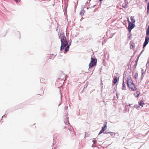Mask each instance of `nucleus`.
<instances>
[{
	"label": "nucleus",
	"instance_id": "1",
	"mask_svg": "<svg viewBox=\"0 0 149 149\" xmlns=\"http://www.w3.org/2000/svg\"><path fill=\"white\" fill-rule=\"evenodd\" d=\"M60 37L61 45L60 47V51L64 49L65 52H67L69 51L70 46L71 45V41L70 40L69 43L66 40L65 36L64 35L61 34L59 37Z\"/></svg>",
	"mask_w": 149,
	"mask_h": 149
},
{
	"label": "nucleus",
	"instance_id": "2",
	"mask_svg": "<svg viewBox=\"0 0 149 149\" xmlns=\"http://www.w3.org/2000/svg\"><path fill=\"white\" fill-rule=\"evenodd\" d=\"M97 60L96 59L91 58V61L89 64L88 66L89 68H91L95 65L96 64Z\"/></svg>",
	"mask_w": 149,
	"mask_h": 149
},
{
	"label": "nucleus",
	"instance_id": "3",
	"mask_svg": "<svg viewBox=\"0 0 149 149\" xmlns=\"http://www.w3.org/2000/svg\"><path fill=\"white\" fill-rule=\"evenodd\" d=\"M130 89H131V90L132 91H134L136 90V88L134 84L133 81L131 82V83L129 84V86H127Z\"/></svg>",
	"mask_w": 149,
	"mask_h": 149
},
{
	"label": "nucleus",
	"instance_id": "4",
	"mask_svg": "<svg viewBox=\"0 0 149 149\" xmlns=\"http://www.w3.org/2000/svg\"><path fill=\"white\" fill-rule=\"evenodd\" d=\"M127 21L128 24V28L133 29L135 26V24L130 22L128 19Z\"/></svg>",
	"mask_w": 149,
	"mask_h": 149
},
{
	"label": "nucleus",
	"instance_id": "5",
	"mask_svg": "<svg viewBox=\"0 0 149 149\" xmlns=\"http://www.w3.org/2000/svg\"><path fill=\"white\" fill-rule=\"evenodd\" d=\"M149 42V37H145L144 42L143 44V48H145L147 45L148 44Z\"/></svg>",
	"mask_w": 149,
	"mask_h": 149
},
{
	"label": "nucleus",
	"instance_id": "6",
	"mask_svg": "<svg viewBox=\"0 0 149 149\" xmlns=\"http://www.w3.org/2000/svg\"><path fill=\"white\" fill-rule=\"evenodd\" d=\"M133 81L131 79V77L129 76L127 77V86H129V84L131 83V82Z\"/></svg>",
	"mask_w": 149,
	"mask_h": 149
},
{
	"label": "nucleus",
	"instance_id": "7",
	"mask_svg": "<svg viewBox=\"0 0 149 149\" xmlns=\"http://www.w3.org/2000/svg\"><path fill=\"white\" fill-rule=\"evenodd\" d=\"M65 120L64 122L66 125H70V123L68 121V118L66 116L64 117Z\"/></svg>",
	"mask_w": 149,
	"mask_h": 149
},
{
	"label": "nucleus",
	"instance_id": "8",
	"mask_svg": "<svg viewBox=\"0 0 149 149\" xmlns=\"http://www.w3.org/2000/svg\"><path fill=\"white\" fill-rule=\"evenodd\" d=\"M122 89L123 90H126L125 85L124 83V77H123V83H122Z\"/></svg>",
	"mask_w": 149,
	"mask_h": 149
},
{
	"label": "nucleus",
	"instance_id": "9",
	"mask_svg": "<svg viewBox=\"0 0 149 149\" xmlns=\"http://www.w3.org/2000/svg\"><path fill=\"white\" fill-rule=\"evenodd\" d=\"M118 81L117 77L116 76H114L113 79V84H115Z\"/></svg>",
	"mask_w": 149,
	"mask_h": 149
},
{
	"label": "nucleus",
	"instance_id": "10",
	"mask_svg": "<svg viewBox=\"0 0 149 149\" xmlns=\"http://www.w3.org/2000/svg\"><path fill=\"white\" fill-rule=\"evenodd\" d=\"M149 24L146 31V36L145 37H149Z\"/></svg>",
	"mask_w": 149,
	"mask_h": 149
},
{
	"label": "nucleus",
	"instance_id": "11",
	"mask_svg": "<svg viewBox=\"0 0 149 149\" xmlns=\"http://www.w3.org/2000/svg\"><path fill=\"white\" fill-rule=\"evenodd\" d=\"M139 105L141 107H143V105L145 104L142 100H140V102H139Z\"/></svg>",
	"mask_w": 149,
	"mask_h": 149
},
{
	"label": "nucleus",
	"instance_id": "12",
	"mask_svg": "<svg viewBox=\"0 0 149 149\" xmlns=\"http://www.w3.org/2000/svg\"><path fill=\"white\" fill-rule=\"evenodd\" d=\"M85 11L84 9H83V10H82L79 13V15L81 16H82L84 15V13H85Z\"/></svg>",
	"mask_w": 149,
	"mask_h": 149
},
{
	"label": "nucleus",
	"instance_id": "13",
	"mask_svg": "<svg viewBox=\"0 0 149 149\" xmlns=\"http://www.w3.org/2000/svg\"><path fill=\"white\" fill-rule=\"evenodd\" d=\"M109 134H110V135L112 137H114L115 136V134H116L115 133H114V132H110V133Z\"/></svg>",
	"mask_w": 149,
	"mask_h": 149
},
{
	"label": "nucleus",
	"instance_id": "14",
	"mask_svg": "<svg viewBox=\"0 0 149 149\" xmlns=\"http://www.w3.org/2000/svg\"><path fill=\"white\" fill-rule=\"evenodd\" d=\"M105 130H104V129L102 128L101 130V131L99 132L98 135H100V134H101L102 133H103L104 131Z\"/></svg>",
	"mask_w": 149,
	"mask_h": 149
},
{
	"label": "nucleus",
	"instance_id": "15",
	"mask_svg": "<svg viewBox=\"0 0 149 149\" xmlns=\"http://www.w3.org/2000/svg\"><path fill=\"white\" fill-rule=\"evenodd\" d=\"M130 19L132 21V22L133 23H135V20L134 19H133V17L132 16H131L130 17Z\"/></svg>",
	"mask_w": 149,
	"mask_h": 149
},
{
	"label": "nucleus",
	"instance_id": "16",
	"mask_svg": "<svg viewBox=\"0 0 149 149\" xmlns=\"http://www.w3.org/2000/svg\"><path fill=\"white\" fill-rule=\"evenodd\" d=\"M122 6L124 8H126L128 6L127 4L124 3L123 4Z\"/></svg>",
	"mask_w": 149,
	"mask_h": 149
},
{
	"label": "nucleus",
	"instance_id": "17",
	"mask_svg": "<svg viewBox=\"0 0 149 149\" xmlns=\"http://www.w3.org/2000/svg\"><path fill=\"white\" fill-rule=\"evenodd\" d=\"M140 93L139 91H137L136 92V94H137V95L135 96V97L137 98L138 97Z\"/></svg>",
	"mask_w": 149,
	"mask_h": 149
},
{
	"label": "nucleus",
	"instance_id": "18",
	"mask_svg": "<svg viewBox=\"0 0 149 149\" xmlns=\"http://www.w3.org/2000/svg\"><path fill=\"white\" fill-rule=\"evenodd\" d=\"M138 77V73L137 72H136L134 77V78L135 79H136Z\"/></svg>",
	"mask_w": 149,
	"mask_h": 149
},
{
	"label": "nucleus",
	"instance_id": "19",
	"mask_svg": "<svg viewBox=\"0 0 149 149\" xmlns=\"http://www.w3.org/2000/svg\"><path fill=\"white\" fill-rule=\"evenodd\" d=\"M146 67H148L149 66V58H148L147 63L146 65Z\"/></svg>",
	"mask_w": 149,
	"mask_h": 149
},
{
	"label": "nucleus",
	"instance_id": "20",
	"mask_svg": "<svg viewBox=\"0 0 149 149\" xmlns=\"http://www.w3.org/2000/svg\"><path fill=\"white\" fill-rule=\"evenodd\" d=\"M107 125L106 124H104V126L102 127V128L104 129V130H106V129L107 128Z\"/></svg>",
	"mask_w": 149,
	"mask_h": 149
},
{
	"label": "nucleus",
	"instance_id": "21",
	"mask_svg": "<svg viewBox=\"0 0 149 149\" xmlns=\"http://www.w3.org/2000/svg\"><path fill=\"white\" fill-rule=\"evenodd\" d=\"M68 130H69L70 132L72 130V127L70 125L69 126H68Z\"/></svg>",
	"mask_w": 149,
	"mask_h": 149
},
{
	"label": "nucleus",
	"instance_id": "22",
	"mask_svg": "<svg viewBox=\"0 0 149 149\" xmlns=\"http://www.w3.org/2000/svg\"><path fill=\"white\" fill-rule=\"evenodd\" d=\"M40 81L41 83H43L44 82L45 80L44 79L42 78L40 79Z\"/></svg>",
	"mask_w": 149,
	"mask_h": 149
},
{
	"label": "nucleus",
	"instance_id": "23",
	"mask_svg": "<svg viewBox=\"0 0 149 149\" xmlns=\"http://www.w3.org/2000/svg\"><path fill=\"white\" fill-rule=\"evenodd\" d=\"M139 56H138L136 58V60L135 61V63H137L139 59Z\"/></svg>",
	"mask_w": 149,
	"mask_h": 149
},
{
	"label": "nucleus",
	"instance_id": "24",
	"mask_svg": "<svg viewBox=\"0 0 149 149\" xmlns=\"http://www.w3.org/2000/svg\"><path fill=\"white\" fill-rule=\"evenodd\" d=\"M144 72H142V73L141 74V80L142 79H143V74H144Z\"/></svg>",
	"mask_w": 149,
	"mask_h": 149
},
{
	"label": "nucleus",
	"instance_id": "25",
	"mask_svg": "<svg viewBox=\"0 0 149 149\" xmlns=\"http://www.w3.org/2000/svg\"><path fill=\"white\" fill-rule=\"evenodd\" d=\"M137 63H136L135 64H134V65L133 67L134 68H135L136 67V66L137 65Z\"/></svg>",
	"mask_w": 149,
	"mask_h": 149
},
{
	"label": "nucleus",
	"instance_id": "26",
	"mask_svg": "<svg viewBox=\"0 0 149 149\" xmlns=\"http://www.w3.org/2000/svg\"><path fill=\"white\" fill-rule=\"evenodd\" d=\"M130 48L131 49H133V46L132 45H130Z\"/></svg>",
	"mask_w": 149,
	"mask_h": 149
},
{
	"label": "nucleus",
	"instance_id": "27",
	"mask_svg": "<svg viewBox=\"0 0 149 149\" xmlns=\"http://www.w3.org/2000/svg\"><path fill=\"white\" fill-rule=\"evenodd\" d=\"M128 31H129L130 32H130H131V30H132V29H131V28H128Z\"/></svg>",
	"mask_w": 149,
	"mask_h": 149
},
{
	"label": "nucleus",
	"instance_id": "28",
	"mask_svg": "<svg viewBox=\"0 0 149 149\" xmlns=\"http://www.w3.org/2000/svg\"><path fill=\"white\" fill-rule=\"evenodd\" d=\"M92 141L93 142V144H95L97 142L95 140H93Z\"/></svg>",
	"mask_w": 149,
	"mask_h": 149
},
{
	"label": "nucleus",
	"instance_id": "29",
	"mask_svg": "<svg viewBox=\"0 0 149 149\" xmlns=\"http://www.w3.org/2000/svg\"><path fill=\"white\" fill-rule=\"evenodd\" d=\"M144 72V74H145V72H146V71H144L143 69L142 68L141 69V73H142V72Z\"/></svg>",
	"mask_w": 149,
	"mask_h": 149
},
{
	"label": "nucleus",
	"instance_id": "30",
	"mask_svg": "<svg viewBox=\"0 0 149 149\" xmlns=\"http://www.w3.org/2000/svg\"><path fill=\"white\" fill-rule=\"evenodd\" d=\"M132 35V34L131 33H130V35L129 36H128V38L129 39H130V37Z\"/></svg>",
	"mask_w": 149,
	"mask_h": 149
},
{
	"label": "nucleus",
	"instance_id": "31",
	"mask_svg": "<svg viewBox=\"0 0 149 149\" xmlns=\"http://www.w3.org/2000/svg\"><path fill=\"white\" fill-rule=\"evenodd\" d=\"M86 6H82L81 7V9L82 10H83V9H84L85 8V7Z\"/></svg>",
	"mask_w": 149,
	"mask_h": 149
},
{
	"label": "nucleus",
	"instance_id": "32",
	"mask_svg": "<svg viewBox=\"0 0 149 149\" xmlns=\"http://www.w3.org/2000/svg\"><path fill=\"white\" fill-rule=\"evenodd\" d=\"M89 2H88V1H87L86 3V6L88 5V3H89Z\"/></svg>",
	"mask_w": 149,
	"mask_h": 149
},
{
	"label": "nucleus",
	"instance_id": "33",
	"mask_svg": "<svg viewBox=\"0 0 149 149\" xmlns=\"http://www.w3.org/2000/svg\"><path fill=\"white\" fill-rule=\"evenodd\" d=\"M68 108V106H65V109L66 110H67Z\"/></svg>",
	"mask_w": 149,
	"mask_h": 149
},
{
	"label": "nucleus",
	"instance_id": "34",
	"mask_svg": "<svg viewBox=\"0 0 149 149\" xmlns=\"http://www.w3.org/2000/svg\"><path fill=\"white\" fill-rule=\"evenodd\" d=\"M53 147H54V149H56V148H57V146L55 147L54 146V145L53 143Z\"/></svg>",
	"mask_w": 149,
	"mask_h": 149
},
{
	"label": "nucleus",
	"instance_id": "35",
	"mask_svg": "<svg viewBox=\"0 0 149 149\" xmlns=\"http://www.w3.org/2000/svg\"><path fill=\"white\" fill-rule=\"evenodd\" d=\"M143 52V50H142V51H141V52L140 53V54H139L138 55V56H139V57L140 56V55H141V54H142Z\"/></svg>",
	"mask_w": 149,
	"mask_h": 149
},
{
	"label": "nucleus",
	"instance_id": "36",
	"mask_svg": "<svg viewBox=\"0 0 149 149\" xmlns=\"http://www.w3.org/2000/svg\"><path fill=\"white\" fill-rule=\"evenodd\" d=\"M110 132H107V131H106L104 133V134H109Z\"/></svg>",
	"mask_w": 149,
	"mask_h": 149
},
{
	"label": "nucleus",
	"instance_id": "37",
	"mask_svg": "<svg viewBox=\"0 0 149 149\" xmlns=\"http://www.w3.org/2000/svg\"><path fill=\"white\" fill-rule=\"evenodd\" d=\"M6 114H5L4 115H3V116L2 117V118H3V117H6Z\"/></svg>",
	"mask_w": 149,
	"mask_h": 149
},
{
	"label": "nucleus",
	"instance_id": "38",
	"mask_svg": "<svg viewBox=\"0 0 149 149\" xmlns=\"http://www.w3.org/2000/svg\"><path fill=\"white\" fill-rule=\"evenodd\" d=\"M103 0H99V1L100 2V4H101V3H102V1Z\"/></svg>",
	"mask_w": 149,
	"mask_h": 149
},
{
	"label": "nucleus",
	"instance_id": "39",
	"mask_svg": "<svg viewBox=\"0 0 149 149\" xmlns=\"http://www.w3.org/2000/svg\"><path fill=\"white\" fill-rule=\"evenodd\" d=\"M59 79H61V80H63V78H61V77H60V78H59Z\"/></svg>",
	"mask_w": 149,
	"mask_h": 149
},
{
	"label": "nucleus",
	"instance_id": "40",
	"mask_svg": "<svg viewBox=\"0 0 149 149\" xmlns=\"http://www.w3.org/2000/svg\"><path fill=\"white\" fill-rule=\"evenodd\" d=\"M95 146L94 145V144H93H93L92 145V147H95Z\"/></svg>",
	"mask_w": 149,
	"mask_h": 149
},
{
	"label": "nucleus",
	"instance_id": "41",
	"mask_svg": "<svg viewBox=\"0 0 149 149\" xmlns=\"http://www.w3.org/2000/svg\"><path fill=\"white\" fill-rule=\"evenodd\" d=\"M16 2H18L20 0H14Z\"/></svg>",
	"mask_w": 149,
	"mask_h": 149
},
{
	"label": "nucleus",
	"instance_id": "42",
	"mask_svg": "<svg viewBox=\"0 0 149 149\" xmlns=\"http://www.w3.org/2000/svg\"><path fill=\"white\" fill-rule=\"evenodd\" d=\"M148 1V0H145V3H146V2H147Z\"/></svg>",
	"mask_w": 149,
	"mask_h": 149
},
{
	"label": "nucleus",
	"instance_id": "43",
	"mask_svg": "<svg viewBox=\"0 0 149 149\" xmlns=\"http://www.w3.org/2000/svg\"><path fill=\"white\" fill-rule=\"evenodd\" d=\"M95 6H96V5H94L92 7L94 8Z\"/></svg>",
	"mask_w": 149,
	"mask_h": 149
},
{
	"label": "nucleus",
	"instance_id": "44",
	"mask_svg": "<svg viewBox=\"0 0 149 149\" xmlns=\"http://www.w3.org/2000/svg\"><path fill=\"white\" fill-rule=\"evenodd\" d=\"M86 132H85V138L86 137Z\"/></svg>",
	"mask_w": 149,
	"mask_h": 149
},
{
	"label": "nucleus",
	"instance_id": "45",
	"mask_svg": "<svg viewBox=\"0 0 149 149\" xmlns=\"http://www.w3.org/2000/svg\"><path fill=\"white\" fill-rule=\"evenodd\" d=\"M116 96H117V97H118V95H117V93L116 94Z\"/></svg>",
	"mask_w": 149,
	"mask_h": 149
},
{
	"label": "nucleus",
	"instance_id": "46",
	"mask_svg": "<svg viewBox=\"0 0 149 149\" xmlns=\"http://www.w3.org/2000/svg\"><path fill=\"white\" fill-rule=\"evenodd\" d=\"M65 76L64 75H63V77H65Z\"/></svg>",
	"mask_w": 149,
	"mask_h": 149
},
{
	"label": "nucleus",
	"instance_id": "47",
	"mask_svg": "<svg viewBox=\"0 0 149 149\" xmlns=\"http://www.w3.org/2000/svg\"><path fill=\"white\" fill-rule=\"evenodd\" d=\"M81 20H82V19H81Z\"/></svg>",
	"mask_w": 149,
	"mask_h": 149
},
{
	"label": "nucleus",
	"instance_id": "48",
	"mask_svg": "<svg viewBox=\"0 0 149 149\" xmlns=\"http://www.w3.org/2000/svg\"><path fill=\"white\" fill-rule=\"evenodd\" d=\"M91 0H89V2H90V1H91Z\"/></svg>",
	"mask_w": 149,
	"mask_h": 149
},
{
	"label": "nucleus",
	"instance_id": "49",
	"mask_svg": "<svg viewBox=\"0 0 149 149\" xmlns=\"http://www.w3.org/2000/svg\"><path fill=\"white\" fill-rule=\"evenodd\" d=\"M129 105V106H130V104Z\"/></svg>",
	"mask_w": 149,
	"mask_h": 149
},
{
	"label": "nucleus",
	"instance_id": "50",
	"mask_svg": "<svg viewBox=\"0 0 149 149\" xmlns=\"http://www.w3.org/2000/svg\"><path fill=\"white\" fill-rule=\"evenodd\" d=\"M53 146H52V148H53ZM52 149H53V148H52Z\"/></svg>",
	"mask_w": 149,
	"mask_h": 149
}]
</instances>
